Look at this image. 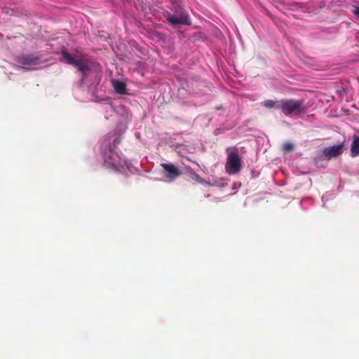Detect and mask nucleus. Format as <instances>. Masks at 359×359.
<instances>
[{"mask_svg":"<svg viewBox=\"0 0 359 359\" xmlns=\"http://www.w3.org/2000/svg\"><path fill=\"white\" fill-rule=\"evenodd\" d=\"M102 156L104 165L114 171H119L126 164V160L118 149H113L110 140L105 141L102 146Z\"/></svg>","mask_w":359,"mask_h":359,"instance_id":"nucleus-1","label":"nucleus"},{"mask_svg":"<svg viewBox=\"0 0 359 359\" xmlns=\"http://www.w3.org/2000/svg\"><path fill=\"white\" fill-rule=\"evenodd\" d=\"M280 111L287 116H298L305 111L304 101L297 99H281Z\"/></svg>","mask_w":359,"mask_h":359,"instance_id":"nucleus-2","label":"nucleus"},{"mask_svg":"<svg viewBox=\"0 0 359 359\" xmlns=\"http://www.w3.org/2000/svg\"><path fill=\"white\" fill-rule=\"evenodd\" d=\"M225 169L230 175L236 174L240 172L241 169V159L237 149L228 153Z\"/></svg>","mask_w":359,"mask_h":359,"instance_id":"nucleus-3","label":"nucleus"},{"mask_svg":"<svg viewBox=\"0 0 359 359\" xmlns=\"http://www.w3.org/2000/svg\"><path fill=\"white\" fill-rule=\"evenodd\" d=\"M61 55H62L64 60L67 64L76 67L77 69L83 74H85L89 70L90 68L86 59H76L66 49H62L61 50Z\"/></svg>","mask_w":359,"mask_h":359,"instance_id":"nucleus-4","label":"nucleus"},{"mask_svg":"<svg viewBox=\"0 0 359 359\" xmlns=\"http://www.w3.org/2000/svg\"><path fill=\"white\" fill-rule=\"evenodd\" d=\"M167 21L172 25H191V20L188 13L184 10L176 11L175 13H168L165 15Z\"/></svg>","mask_w":359,"mask_h":359,"instance_id":"nucleus-5","label":"nucleus"},{"mask_svg":"<svg viewBox=\"0 0 359 359\" xmlns=\"http://www.w3.org/2000/svg\"><path fill=\"white\" fill-rule=\"evenodd\" d=\"M161 166L164 169V177L172 182L181 175V171L172 163H161Z\"/></svg>","mask_w":359,"mask_h":359,"instance_id":"nucleus-6","label":"nucleus"},{"mask_svg":"<svg viewBox=\"0 0 359 359\" xmlns=\"http://www.w3.org/2000/svg\"><path fill=\"white\" fill-rule=\"evenodd\" d=\"M344 147V143H341L332 147H326L323 149V156L328 158L337 157L342 154Z\"/></svg>","mask_w":359,"mask_h":359,"instance_id":"nucleus-7","label":"nucleus"},{"mask_svg":"<svg viewBox=\"0 0 359 359\" xmlns=\"http://www.w3.org/2000/svg\"><path fill=\"white\" fill-rule=\"evenodd\" d=\"M38 58L29 55H22L16 58V61L24 67L33 66L38 64Z\"/></svg>","mask_w":359,"mask_h":359,"instance_id":"nucleus-8","label":"nucleus"},{"mask_svg":"<svg viewBox=\"0 0 359 359\" xmlns=\"http://www.w3.org/2000/svg\"><path fill=\"white\" fill-rule=\"evenodd\" d=\"M351 145V156L356 157L359 156V136L354 135Z\"/></svg>","mask_w":359,"mask_h":359,"instance_id":"nucleus-9","label":"nucleus"},{"mask_svg":"<svg viewBox=\"0 0 359 359\" xmlns=\"http://www.w3.org/2000/svg\"><path fill=\"white\" fill-rule=\"evenodd\" d=\"M281 100H266L262 102L263 107L267 109H276L280 110Z\"/></svg>","mask_w":359,"mask_h":359,"instance_id":"nucleus-10","label":"nucleus"},{"mask_svg":"<svg viewBox=\"0 0 359 359\" xmlns=\"http://www.w3.org/2000/svg\"><path fill=\"white\" fill-rule=\"evenodd\" d=\"M112 83H113V87L117 93L121 94V95L126 93V86L123 82L118 81V80H113Z\"/></svg>","mask_w":359,"mask_h":359,"instance_id":"nucleus-11","label":"nucleus"},{"mask_svg":"<svg viewBox=\"0 0 359 359\" xmlns=\"http://www.w3.org/2000/svg\"><path fill=\"white\" fill-rule=\"evenodd\" d=\"M189 177L191 180H193L197 182H199L201 184L205 183V180L198 174H197L196 172H194L193 170H191L189 172Z\"/></svg>","mask_w":359,"mask_h":359,"instance_id":"nucleus-12","label":"nucleus"},{"mask_svg":"<svg viewBox=\"0 0 359 359\" xmlns=\"http://www.w3.org/2000/svg\"><path fill=\"white\" fill-rule=\"evenodd\" d=\"M294 149L293 144L290 142H286L283 144V151L285 152H290Z\"/></svg>","mask_w":359,"mask_h":359,"instance_id":"nucleus-13","label":"nucleus"},{"mask_svg":"<svg viewBox=\"0 0 359 359\" xmlns=\"http://www.w3.org/2000/svg\"><path fill=\"white\" fill-rule=\"evenodd\" d=\"M121 140L120 138V137H116L114 140H113V146L112 147V149H117V146L118 144H120Z\"/></svg>","mask_w":359,"mask_h":359,"instance_id":"nucleus-14","label":"nucleus"},{"mask_svg":"<svg viewBox=\"0 0 359 359\" xmlns=\"http://www.w3.org/2000/svg\"><path fill=\"white\" fill-rule=\"evenodd\" d=\"M275 2L276 3L275 6L277 7L278 9H281L280 7H283L285 6V1H275Z\"/></svg>","mask_w":359,"mask_h":359,"instance_id":"nucleus-15","label":"nucleus"},{"mask_svg":"<svg viewBox=\"0 0 359 359\" xmlns=\"http://www.w3.org/2000/svg\"><path fill=\"white\" fill-rule=\"evenodd\" d=\"M353 13L358 18H359V6H354Z\"/></svg>","mask_w":359,"mask_h":359,"instance_id":"nucleus-16","label":"nucleus"},{"mask_svg":"<svg viewBox=\"0 0 359 359\" xmlns=\"http://www.w3.org/2000/svg\"><path fill=\"white\" fill-rule=\"evenodd\" d=\"M173 3H174L173 6H175L176 4L177 1H174Z\"/></svg>","mask_w":359,"mask_h":359,"instance_id":"nucleus-17","label":"nucleus"}]
</instances>
